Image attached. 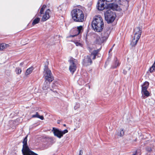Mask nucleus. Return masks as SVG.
<instances>
[{"instance_id":"nucleus-20","label":"nucleus","mask_w":155,"mask_h":155,"mask_svg":"<svg viewBox=\"0 0 155 155\" xmlns=\"http://www.w3.org/2000/svg\"><path fill=\"white\" fill-rule=\"evenodd\" d=\"M149 83L148 82H145L142 85V91L147 90L148 87Z\"/></svg>"},{"instance_id":"nucleus-38","label":"nucleus","mask_w":155,"mask_h":155,"mask_svg":"<svg viewBox=\"0 0 155 155\" xmlns=\"http://www.w3.org/2000/svg\"><path fill=\"white\" fill-rule=\"evenodd\" d=\"M112 50V48H111V49L110 50H109V53H110V51H111Z\"/></svg>"},{"instance_id":"nucleus-32","label":"nucleus","mask_w":155,"mask_h":155,"mask_svg":"<svg viewBox=\"0 0 155 155\" xmlns=\"http://www.w3.org/2000/svg\"><path fill=\"white\" fill-rule=\"evenodd\" d=\"M46 7V6L44 5L40 9V13L41 14H43L44 11Z\"/></svg>"},{"instance_id":"nucleus-3","label":"nucleus","mask_w":155,"mask_h":155,"mask_svg":"<svg viewBox=\"0 0 155 155\" xmlns=\"http://www.w3.org/2000/svg\"><path fill=\"white\" fill-rule=\"evenodd\" d=\"M104 14L105 19L108 23H112L116 17L115 13L111 9H108L104 12Z\"/></svg>"},{"instance_id":"nucleus-12","label":"nucleus","mask_w":155,"mask_h":155,"mask_svg":"<svg viewBox=\"0 0 155 155\" xmlns=\"http://www.w3.org/2000/svg\"><path fill=\"white\" fill-rule=\"evenodd\" d=\"M51 11L49 9H47L43 15L42 21H44L48 19L50 17Z\"/></svg>"},{"instance_id":"nucleus-7","label":"nucleus","mask_w":155,"mask_h":155,"mask_svg":"<svg viewBox=\"0 0 155 155\" xmlns=\"http://www.w3.org/2000/svg\"><path fill=\"white\" fill-rule=\"evenodd\" d=\"M52 131L53 132L54 135L59 138L62 137L64 134L68 132V130H67L61 131L54 128H53Z\"/></svg>"},{"instance_id":"nucleus-23","label":"nucleus","mask_w":155,"mask_h":155,"mask_svg":"<svg viewBox=\"0 0 155 155\" xmlns=\"http://www.w3.org/2000/svg\"><path fill=\"white\" fill-rule=\"evenodd\" d=\"M32 117L33 118L37 117L40 119L41 120H43L44 119L43 116H40L38 112H36L35 114L33 115L32 116Z\"/></svg>"},{"instance_id":"nucleus-2","label":"nucleus","mask_w":155,"mask_h":155,"mask_svg":"<svg viewBox=\"0 0 155 155\" xmlns=\"http://www.w3.org/2000/svg\"><path fill=\"white\" fill-rule=\"evenodd\" d=\"M71 14L72 18L74 21L82 22L84 21V14L81 9H74L72 11Z\"/></svg>"},{"instance_id":"nucleus-13","label":"nucleus","mask_w":155,"mask_h":155,"mask_svg":"<svg viewBox=\"0 0 155 155\" xmlns=\"http://www.w3.org/2000/svg\"><path fill=\"white\" fill-rule=\"evenodd\" d=\"M134 31V36L137 37H138L140 38L142 33V30L140 29V28L139 27L136 28L135 29Z\"/></svg>"},{"instance_id":"nucleus-17","label":"nucleus","mask_w":155,"mask_h":155,"mask_svg":"<svg viewBox=\"0 0 155 155\" xmlns=\"http://www.w3.org/2000/svg\"><path fill=\"white\" fill-rule=\"evenodd\" d=\"M99 50L98 49L94 50L91 53V55L90 56H91L93 59H94L95 58L96 56L99 52Z\"/></svg>"},{"instance_id":"nucleus-5","label":"nucleus","mask_w":155,"mask_h":155,"mask_svg":"<svg viewBox=\"0 0 155 155\" xmlns=\"http://www.w3.org/2000/svg\"><path fill=\"white\" fill-rule=\"evenodd\" d=\"M44 69L45 72L44 75L45 80L49 82L52 81L54 79V78L51 70L48 68V67L46 65L45 66Z\"/></svg>"},{"instance_id":"nucleus-21","label":"nucleus","mask_w":155,"mask_h":155,"mask_svg":"<svg viewBox=\"0 0 155 155\" xmlns=\"http://www.w3.org/2000/svg\"><path fill=\"white\" fill-rule=\"evenodd\" d=\"M52 88L53 89H51V90L53 91V92L54 94V96H57L58 94V93L57 92L56 90H54V89H56V85L54 84V83H53L52 85Z\"/></svg>"},{"instance_id":"nucleus-35","label":"nucleus","mask_w":155,"mask_h":155,"mask_svg":"<svg viewBox=\"0 0 155 155\" xmlns=\"http://www.w3.org/2000/svg\"><path fill=\"white\" fill-rule=\"evenodd\" d=\"M146 149L148 151H150L151 150V149L150 148H147Z\"/></svg>"},{"instance_id":"nucleus-33","label":"nucleus","mask_w":155,"mask_h":155,"mask_svg":"<svg viewBox=\"0 0 155 155\" xmlns=\"http://www.w3.org/2000/svg\"><path fill=\"white\" fill-rule=\"evenodd\" d=\"M75 44L76 46H81V44L78 42H75Z\"/></svg>"},{"instance_id":"nucleus-18","label":"nucleus","mask_w":155,"mask_h":155,"mask_svg":"<svg viewBox=\"0 0 155 155\" xmlns=\"http://www.w3.org/2000/svg\"><path fill=\"white\" fill-rule=\"evenodd\" d=\"M9 47V45L8 44H6L4 43L0 44V51H2Z\"/></svg>"},{"instance_id":"nucleus-41","label":"nucleus","mask_w":155,"mask_h":155,"mask_svg":"<svg viewBox=\"0 0 155 155\" xmlns=\"http://www.w3.org/2000/svg\"><path fill=\"white\" fill-rule=\"evenodd\" d=\"M64 126H66V125L65 124H64Z\"/></svg>"},{"instance_id":"nucleus-37","label":"nucleus","mask_w":155,"mask_h":155,"mask_svg":"<svg viewBox=\"0 0 155 155\" xmlns=\"http://www.w3.org/2000/svg\"><path fill=\"white\" fill-rule=\"evenodd\" d=\"M27 155H35L34 154H31L30 153H28L27 154ZM37 155H38L37 154Z\"/></svg>"},{"instance_id":"nucleus-24","label":"nucleus","mask_w":155,"mask_h":155,"mask_svg":"<svg viewBox=\"0 0 155 155\" xmlns=\"http://www.w3.org/2000/svg\"><path fill=\"white\" fill-rule=\"evenodd\" d=\"M33 70V68L32 67L30 68H28L25 73V74L26 75H28L30 74L32 72Z\"/></svg>"},{"instance_id":"nucleus-16","label":"nucleus","mask_w":155,"mask_h":155,"mask_svg":"<svg viewBox=\"0 0 155 155\" xmlns=\"http://www.w3.org/2000/svg\"><path fill=\"white\" fill-rule=\"evenodd\" d=\"M51 82L48 81H47L45 80L43 86L42 88L44 90H46L49 87V85Z\"/></svg>"},{"instance_id":"nucleus-1","label":"nucleus","mask_w":155,"mask_h":155,"mask_svg":"<svg viewBox=\"0 0 155 155\" xmlns=\"http://www.w3.org/2000/svg\"><path fill=\"white\" fill-rule=\"evenodd\" d=\"M92 27L96 31L100 32L104 28V23L102 18L100 15L95 16L92 22Z\"/></svg>"},{"instance_id":"nucleus-22","label":"nucleus","mask_w":155,"mask_h":155,"mask_svg":"<svg viewBox=\"0 0 155 155\" xmlns=\"http://www.w3.org/2000/svg\"><path fill=\"white\" fill-rule=\"evenodd\" d=\"M124 134V132L123 129H120L118 131L117 133V135L118 136L120 137L123 136Z\"/></svg>"},{"instance_id":"nucleus-14","label":"nucleus","mask_w":155,"mask_h":155,"mask_svg":"<svg viewBox=\"0 0 155 155\" xmlns=\"http://www.w3.org/2000/svg\"><path fill=\"white\" fill-rule=\"evenodd\" d=\"M83 27L82 26H80L77 27V29L74 30L75 34L74 35H70V37H74L79 35L83 30Z\"/></svg>"},{"instance_id":"nucleus-11","label":"nucleus","mask_w":155,"mask_h":155,"mask_svg":"<svg viewBox=\"0 0 155 155\" xmlns=\"http://www.w3.org/2000/svg\"><path fill=\"white\" fill-rule=\"evenodd\" d=\"M91 56H87V57L85 58L83 62V64L85 66H87L91 65L92 63V61L91 58Z\"/></svg>"},{"instance_id":"nucleus-27","label":"nucleus","mask_w":155,"mask_h":155,"mask_svg":"<svg viewBox=\"0 0 155 155\" xmlns=\"http://www.w3.org/2000/svg\"><path fill=\"white\" fill-rule=\"evenodd\" d=\"M120 64L119 62L117 60V58L116 59L115 62L114 63V66H113V68H116L117 66H119Z\"/></svg>"},{"instance_id":"nucleus-4","label":"nucleus","mask_w":155,"mask_h":155,"mask_svg":"<svg viewBox=\"0 0 155 155\" xmlns=\"http://www.w3.org/2000/svg\"><path fill=\"white\" fill-rule=\"evenodd\" d=\"M28 136H26L24 138L23 142V144L22 151L23 155H27L28 153H30L31 154H34L35 155H37V154L31 151L27 145Z\"/></svg>"},{"instance_id":"nucleus-15","label":"nucleus","mask_w":155,"mask_h":155,"mask_svg":"<svg viewBox=\"0 0 155 155\" xmlns=\"http://www.w3.org/2000/svg\"><path fill=\"white\" fill-rule=\"evenodd\" d=\"M139 38H139V37H137L134 36L130 43V44L131 45L134 46L136 45Z\"/></svg>"},{"instance_id":"nucleus-10","label":"nucleus","mask_w":155,"mask_h":155,"mask_svg":"<svg viewBox=\"0 0 155 155\" xmlns=\"http://www.w3.org/2000/svg\"><path fill=\"white\" fill-rule=\"evenodd\" d=\"M107 7L108 9H111L114 11H120L121 10L120 7L117 4L114 3H110L107 5Z\"/></svg>"},{"instance_id":"nucleus-36","label":"nucleus","mask_w":155,"mask_h":155,"mask_svg":"<svg viewBox=\"0 0 155 155\" xmlns=\"http://www.w3.org/2000/svg\"><path fill=\"white\" fill-rule=\"evenodd\" d=\"M24 64L23 63H21L20 64V66H22Z\"/></svg>"},{"instance_id":"nucleus-29","label":"nucleus","mask_w":155,"mask_h":155,"mask_svg":"<svg viewBox=\"0 0 155 155\" xmlns=\"http://www.w3.org/2000/svg\"><path fill=\"white\" fill-rule=\"evenodd\" d=\"M142 93L147 97H148L149 96V93L147 90L142 91Z\"/></svg>"},{"instance_id":"nucleus-25","label":"nucleus","mask_w":155,"mask_h":155,"mask_svg":"<svg viewBox=\"0 0 155 155\" xmlns=\"http://www.w3.org/2000/svg\"><path fill=\"white\" fill-rule=\"evenodd\" d=\"M130 69V65H128L126 68H125L123 71V73L124 74H126L127 71H129Z\"/></svg>"},{"instance_id":"nucleus-6","label":"nucleus","mask_w":155,"mask_h":155,"mask_svg":"<svg viewBox=\"0 0 155 155\" xmlns=\"http://www.w3.org/2000/svg\"><path fill=\"white\" fill-rule=\"evenodd\" d=\"M69 61L70 64L69 70L70 72L73 74L76 70V65L78 64L77 60L71 58H70Z\"/></svg>"},{"instance_id":"nucleus-30","label":"nucleus","mask_w":155,"mask_h":155,"mask_svg":"<svg viewBox=\"0 0 155 155\" xmlns=\"http://www.w3.org/2000/svg\"><path fill=\"white\" fill-rule=\"evenodd\" d=\"M80 107V104L79 103H76L75 104V105L74 106V110H76L78 108H79Z\"/></svg>"},{"instance_id":"nucleus-34","label":"nucleus","mask_w":155,"mask_h":155,"mask_svg":"<svg viewBox=\"0 0 155 155\" xmlns=\"http://www.w3.org/2000/svg\"><path fill=\"white\" fill-rule=\"evenodd\" d=\"M108 36V34H107L106 35L104 36V38L106 39L107 38Z\"/></svg>"},{"instance_id":"nucleus-39","label":"nucleus","mask_w":155,"mask_h":155,"mask_svg":"<svg viewBox=\"0 0 155 155\" xmlns=\"http://www.w3.org/2000/svg\"><path fill=\"white\" fill-rule=\"evenodd\" d=\"M81 153H82V152H81V150H80V155H81Z\"/></svg>"},{"instance_id":"nucleus-8","label":"nucleus","mask_w":155,"mask_h":155,"mask_svg":"<svg viewBox=\"0 0 155 155\" xmlns=\"http://www.w3.org/2000/svg\"><path fill=\"white\" fill-rule=\"evenodd\" d=\"M113 0H99L98 2V9L99 10H103L106 6L107 3L105 2H110Z\"/></svg>"},{"instance_id":"nucleus-42","label":"nucleus","mask_w":155,"mask_h":155,"mask_svg":"<svg viewBox=\"0 0 155 155\" xmlns=\"http://www.w3.org/2000/svg\"><path fill=\"white\" fill-rule=\"evenodd\" d=\"M126 71H125V72H126Z\"/></svg>"},{"instance_id":"nucleus-28","label":"nucleus","mask_w":155,"mask_h":155,"mask_svg":"<svg viewBox=\"0 0 155 155\" xmlns=\"http://www.w3.org/2000/svg\"><path fill=\"white\" fill-rule=\"evenodd\" d=\"M155 71V61L152 66L150 68V72H152Z\"/></svg>"},{"instance_id":"nucleus-40","label":"nucleus","mask_w":155,"mask_h":155,"mask_svg":"<svg viewBox=\"0 0 155 155\" xmlns=\"http://www.w3.org/2000/svg\"><path fill=\"white\" fill-rule=\"evenodd\" d=\"M136 154H137V151H136V152L134 154H133L132 155H136Z\"/></svg>"},{"instance_id":"nucleus-31","label":"nucleus","mask_w":155,"mask_h":155,"mask_svg":"<svg viewBox=\"0 0 155 155\" xmlns=\"http://www.w3.org/2000/svg\"><path fill=\"white\" fill-rule=\"evenodd\" d=\"M16 73L17 74H20L21 72V70L19 68H17L15 69Z\"/></svg>"},{"instance_id":"nucleus-19","label":"nucleus","mask_w":155,"mask_h":155,"mask_svg":"<svg viewBox=\"0 0 155 155\" xmlns=\"http://www.w3.org/2000/svg\"><path fill=\"white\" fill-rule=\"evenodd\" d=\"M104 39L103 37H97L96 40V42L97 44H101L104 41Z\"/></svg>"},{"instance_id":"nucleus-9","label":"nucleus","mask_w":155,"mask_h":155,"mask_svg":"<svg viewBox=\"0 0 155 155\" xmlns=\"http://www.w3.org/2000/svg\"><path fill=\"white\" fill-rule=\"evenodd\" d=\"M107 7L108 9H111L114 11H120L121 10L120 7L117 4L114 3H110L107 5Z\"/></svg>"},{"instance_id":"nucleus-26","label":"nucleus","mask_w":155,"mask_h":155,"mask_svg":"<svg viewBox=\"0 0 155 155\" xmlns=\"http://www.w3.org/2000/svg\"><path fill=\"white\" fill-rule=\"evenodd\" d=\"M40 20V18H35L33 21L32 25H34L38 23L39 22Z\"/></svg>"}]
</instances>
